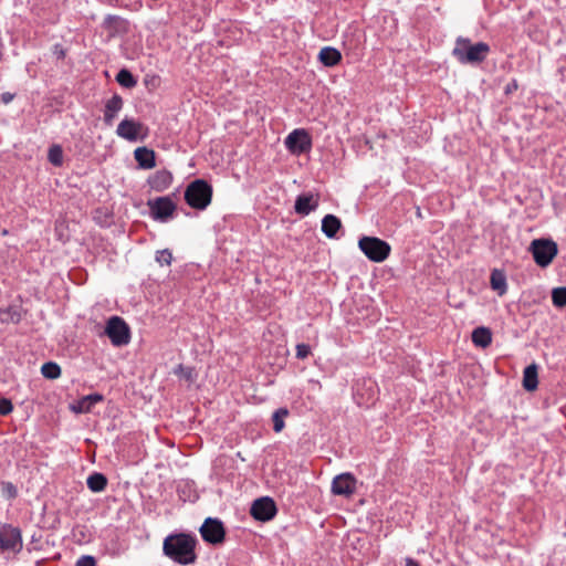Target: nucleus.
<instances>
[{"instance_id": "nucleus-1", "label": "nucleus", "mask_w": 566, "mask_h": 566, "mask_svg": "<svg viewBox=\"0 0 566 566\" xmlns=\"http://www.w3.org/2000/svg\"><path fill=\"white\" fill-rule=\"evenodd\" d=\"M197 539L187 534L168 535L164 539V554L180 565L193 564L197 559L195 547Z\"/></svg>"}, {"instance_id": "nucleus-2", "label": "nucleus", "mask_w": 566, "mask_h": 566, "mask_svg": "<svg viewBox=\"0 0 566 566\" xmlns=\"http://www.w3.org/2000/svg\"><path fill=\"white\" fill-rule=\"evenodd\" d=\"M490 53V45L485 42H478L472 44L469 39L459 36L455 41V46L452 50V55L461 64H479L483 62Z\"/></svg>"}, {"instance_id": "nucleus-3", "label": "nucleus", "mask_w": 566, "mask_h": 566, "mask_svg": "<svg viewBox=\"0 0 566 566\" xmlns=\"http://www.w3.org/2000/svg\"><path fill=\"white\" fill-rule=\"evenodd\" d=\"M211 199L212 187L203 179H196L186 188L185 200L193 209L205 210Z\"/></svg>"}, {"instance_id": "nucleus-4", "label": "nucleus", "mask_w": 566, "mask_h": 566, "mask_svg": "<svg viewBox=\"0 0 566 566\" xmlns=\"http://www.w3.org/2000/svg\"><path fill=\"white\" fill-rule=\"evenodd\" d=\"M23 548L21 530L0 522V554L18 555Z\"/></svg>"}, {"instance_id": "nucleus-5", "label": "nucleus", "mask_w": 566, "mask_h": 566, "mask_svg": "<svg viewBox=\"0 0 566 566\" xmlns=\"http://www.w3.org/2000/svg\"><path fill=\"white\" fill-rule=\"evenodd\" d=\"M360 251L373 262L385 261L391 251L390 244L376 237H363L358 241Z\"/></svg>"}, {"instance_id": "nucleus-6", "label": "nucleus", "mask_w": 566, "mask_h": 566, "mask_svg": "<svg viewBox=\"0 0 566 566\" xmlns=\"http://www.w3.org/2000/svg\"><path fill=\"white\" fill-rule=\"evenodd\" d=\"M530 251L538 266L547 268L557 255L558 248L551 239H535L530 245Z\"/></svg>"}, {"instance_id": "nucleus-7", "label": "nucleus", "mask_w": 566, "mask_h": 566, "mask_svg": "<svg viewBox=\"0 0 566 566\" xmlns=\"http://www.w3.org/2000/svg\"><path fill=\"white\" fill-rule=\"evenodd\" d=\"M105 334L114 346L127 345L130 340V329L119 316H112L106 324Z\"/></svg>"}, {"instance_id": "nucleus-8", "label": "nucleus", "mask_w": 566, "mask_h": 566, "mask_svg": "<svg viewBox=\"0 0 566 566\" xmlns=\"http://www.w3.org/2000/svg\"><path fill=\"white\" fill-rule=\"evenodd\" d=\"M149 214L155 221L167 222L172 218L177 206L169 196L150 199L147 202Z\"/></svg>"}, {"instance_id": "nucleus-9", "label": "nucleus", "mask_w": 566, "mask_h": 566, "mask_svg": "<svg viewBox=\"0 0 566 566\" xmlns=\"http://www.w3.org/2000/svg\"><path fill=\"white\" fill-rule=\"evenodd\" d=\"M284 145L292 155L300 156L311 150L312 138L306 129L296 128L286 136Z\"/></svg>"}, {"instance_id": "nucleus-10", "label": "nucleus", "mask_w": 566, "mask_h": 566, "mask_svg": "<svg viewBox=\"0 0 566 566\" xmlns=\"http://www.w3.org/2000/svg\"><path fill=\"white\" fill-rule=\"evenodd\" d=\"M199 531L202 539L211 545L224 542L226 528L221 520L217 517H207Z\"/></svg>"}, {"instance_id": "nucleus-11", "label": "nucleus", "mask_w": 566, "mask_h": 566, "mask_svg": "<svg viewBox=\"0 0 566 566\" xmlns=\"http://www.w3.org/2000/svg\"><path fill=\"white\" fill-rule=\"evenodd\" d=\"M252 517L260 522H268L274 518L277 513L273 497H256L250 509Z\"/></svg>"}, {"instance_id": "nucleus-12", "label": "nucleus", "mask_w": 566, "mask_h": 566, "mask_svg": "<svg viewBox=\"0 0 566 566\" xmlns=\"http://www.w3.org/2000/svg\"><path fill=\"white\" fill-rule=\"evenodd\" d=\"M357 480L352 473H340L332 482L334 495H352L357 492Z\"/></svg>"}, {"instance_id": "nucleus-13", "label": "nucleus", "mask_w": 566, "mask_h": 566, "mask_svg": "<svg viewBox=\"0 0 566 566\" xmlns=\"http://www.w3.org/2000/svg\"><path fill=\"white\" fill-rule=\"evenodd\" d=\"M319 205V195L313 192H303L295 199L294 211L302 217L308 216L315 211Z\"/></svg>"}, {"instance_id": "nucleus-14", "label": "nucleus", "mask_w": 566, "mask_h": 566, "mask_svg": "<svg viewBox=\"0 0 566 566\" xmlns=\"http://www.w3.org/2000/svg\"><path fill=\"white\" fill-rule=\"evenodd\" d=\"M143 127L142 123L126 117L118 124L116 134L126 140L136 142Z\"/></svg>"}, {"instance_id": "nucleus-15", "label": "nucleus", "mask_w": 566, "mask_h": 566, "mask_svg": "<svg viewBox=\"0 0 566 566\" xmlns=\"http://www.w3.org/2000/svg\"><path fill=\"white\" fill-rule=\"evenodd\" d=\"M172 179V174L169 170L161 169L149 176L147 182L153 190L161 192L171 185Z\"/></svg>"}, {"instance_id": "nucleus-16", "label": "nucleus", "mask_w": 566, "mask_h": 566, "mask_svg": "<svg viewBox=\"0 0 566 566\" xmlns=\"http://www.w3.org/2000/svg\"><path fill=\"white\" fill-rule=\"evenodd\" d=\"M124 105L122 96L114 94L106 103L104 108V123L113 125L115 117L122 111Z\"/></svg>"}, {"instance_id": "nucleus-17", "label": "nucleus", "mask_w": 566, "mask_h": 566, "mask_svg": "<svg viewBox=\"0 0 566 566\" xmlns=\"http://www.w3.org/2000/svg\"><path fill=\"white\" fill-rule=\"evenodd\" d=\"M135 160L142 169H151L156 166L155 151L147 147H138L134 151Z\"/></svg>"}, {"instance_id": "nucleus-18", "label": "nucleus", "mask_w": 566, "mask_h": 566, "mask_svg": "<svg viewBox=\"0 0 566 566\" xmlns=\"http://www.w3.org/2000/svg\"><path fill=\"white\" fill-rule=\"evenodd\" d=\"M318 60L323 65L333 67L340 62L342 53L335 48L325 46L319 51Z\"/></svg>"}, {"instance_id": "nucleus-19", "label": "nucleus", "mask_w": 566, "mask_h": 566, "mask_svg": "<svg viewBox=\"0 0 566 566\" xmlns=\"http://www.w3.org/2000/svg\"><path fill=\"white\" fill-rule=\"evenodd\" d=\"M104 397L101 394H91L82 397L75 406H73V410L78 413L90 412L92 408L97 403L103 401Z\"/></svg>"}, {"instance_id": "nucleus-20", "label": "nucleus", "mask_w": 566, "mask_h": 566, "mask_svg": "<svg viewBox=\"0 0 566 566\" xmlns=\"http://www.w3.org/2000/svg\"><path fill=\"white\" fill-rule=\"evenodd\" d=\"M471 337L476 347L486 348L492 343L491 329L484 326L474 328Z\"/></svg>"}, {"instance_id": "nucleus-21", "label": "nucleus", "mask_w": 566, "mask_h": 566, "mask_svg": "<svg viewBox=\"0 0 566 566\" xmlns=\"http://www.w3.org/2000/svg\"><path fill=\"white\" fill-rule=\"evenodd\" d=\"M342 222L334 214H326L322 220V232L329 239L335 238L340 229Z\"/></svg>"}, {"instance_id": "nucleus-22", "label": "nucleus", "mask_w": 566, "mask_h": 566, "mask_svg": "<svg viewBox=\"0 0 566 566\" xmlns=\"http://www.w3.org/2000/svg\"><path fill=\"white\" fill-rule=\"evenodd\" d=\"M538 386L537 365L532 364L523 371V387L527 391H534Z\"/></svg>"}, {"instance_id": "nucleus-23", "label": "nucleus", "mask_w": 566, "mask_h": 566, "mask_svg": "<svg viewBox=\"0 0 566 566\" xmlns=\"http://www.w3.org/2000/svg\"><path fill=\"white\" fill-rule=\"evenodd\" d=\"M491 287L499 293V295H503L506 293L507 284L506 277L503 272L500 270H493L490 277Z\"/></svg>"}, {"instance_id": "nucleus-24", "label": "nucleus", "mask_w": 566, "mask_h": 566, "mask_svg": "<svg viewBox=\"0 0 566 566\" xmlns=\"http://www.w3.org/2000/svg\"><path fill=\"white\" fill-rule=\"evenodd\" d=\"M86 483H87V488L92 492L98 493V492L104 491V489L106 488L107 479L103 473L94 472L91 475H88Z\"/></svg>"}, {"instance_id": "nucleus-25", "label": "nucleus", "mask_w": 566, "mask_h": 566, "mask_svg": "<svg viewBox=\"0 0 566 566\" xmlns=\"http://www.w3.org/2000/svg\"><path fill=\"white\" fill-rule=\"evenodd\" d=\"M116 81L117 83L125 87V88H133L136 86L137 84V80L134 77V75L132 74L130 71H128L127 69H122L117 74H116Z\"/></svg>"}, {"instance_id": "nucleus-26", "label": "nucleus", "mask_w": 566, "mask_h": 566, "mask_svg": "<svg viewBox=\"0 0 566 566\" xmlns=\"http://www.w3.org/2000/svg\"><path fill=\"white\" fill-rule=\"evenodd\" d=\"M0 321L7 324H18L21 321V314L17 307L10 306L8 308L0 310Z\"/></svg>"}, {"instance_id": "nucleus-27", "label": "nucleus", "mask_w": 566, "mask_h": 566, "mask_svg": "<svg viewBox=\"0 0 566 566\" xmlns=\"http://www.w3.org/2000/svg\"><path fill=\"white\" fill-rule=\"evenodd\" d=\"M289 415L286 408H279L272 415L273 430L281 432L285 426L284 418Z\"/></svg>"}, {"instance_id": "nucleus-28", "label": "nucleus", "mask_w": 566, "mask_h": 566, "mask_svg": "<svg viewBox=\"0 0 566 566\" xmlns=\"http://www.w3.org/2000/svg\"><path fill=\"white\" fill-rule=\"evenodd\" d=\"M41 373L48 379H56L61 376V367L56 363L48 361L42 365Z\"/></svg>"}, {"instance_id": "nucleus-29", "label": "nucleus", "mask_w": 566, "mask_h": 566, "mask_svg": "<svg viewBox=\"0 0 566 566\" xmlns=\"http://www.w3.org/2000/svg\"><path fill=\"white\" fill-rule=\"evenodd\" d=\"M552 302L557 308L566 306V286L555 287L552 291Z\"/></svg>"}, {"instance_id": "nucleus-30", "label": "nucleus", "mask_w": 566, "mask_h": 566, "mask_svg": "<svg viewBox=\"0 0 566 566\" xmlns=\"http://www.w3.org/2000/svg\"><path fill=\"white\" fill-rule=\"evenodd\" d=\"M48 159L53 166H56V167L62 166V164H63L62 147L60 145H52L49 148Z\"/></svg>"}, {"instance_id": "nucleus-31", "label": "nucleus", "mask_w": 566, "mask_h": 566, "mask_svg": "<svg viewBox=\"0 0 566 566\" xmlns=\"http://www.w3.org/2000/svg\"><path fill=\"white\" fill-rule=\"evenodd\" d=\"M156 261L160 265H170L172 261V254L168 249L157 251L156 253Z\"/></svg>"}, {"instance_id": "nucleus-32", "label": "nucleus", "mask_w": 566, "mask_h": 566, "mask_svg": "<svg viewBox=\"0 0 566 566\" xmlns=\"http://www.w3.org/2000/svg\"><path fill=\"white\" fill-rule=\"evenodd\" d=\"M296 349V358L305 359L311 355V346L305 343H300L295 347Z\"/></svg>"}, {"instance_id": "nucleus-33", "label": "nucleus", "mask_w": 566, "mask_h": 566, "mask_svg": "<svg viewBox=\"0 0 566 566\" xmlns=\"http://www.w3.org/2000/svg\"><path fill=\"white\" fill-rule=\"evenodd\" d=\"M13 411V405L8 398H0V416H8Z\"/></svg>"}, {"instance_id": "nucleus-34", "label": "nucleus", "mask_w": 566, "mask_h": 566, "mask_svg": "<svg viewBox=\"0 0 566 566\" xmlns=\"http://www.w3.org/2000/svg\"><path fill=\"white\" fill-rule=\"evenodd\" d=\"M75 566H96V559L92 555H82L76 560Z\"/></svg>"}, {"instance_id": "nucleus-35", "label": "nucleus", "mask_w": 566, "mask_h": 566, "mask_svg": "<svg viewBox=\"0 0 566 566\" xmlns=\"http://www.w3.org/2000/svg\"><path fill=\"white\" fill-rule=\"evenodd\" d=\"M175 374H180L182 377H185L188 380L192 379V369L188 367H184L182 365H179L177 369L175 370Z\"/></svg>"}, {"instance_id": "nucleus-36", "label": "nucleus", "mask_w": 566, "mask_h": 566, "mask_svg": "<svg viewBox=\"0 0 566 566\" xmlns=\"http://www.w3.org/2000/svg\"><path fill=\"white\" fill-rule=\"evenodd\" d=\"M518 88V83L516 80H512L510 83L506 84V86L504 87V93L506 95H510L512 94L513 92H515L516 90Z\"/></svg>"}, {"instance_id": "nucleus-37", "label": "nucleus", "mask_w": 566, "mask_h": 566, "mask_svg": "<svg viewBox=\"0 0 566 566\" xmlns=\"http://www.w3.org/2000/svg\"><path fill=\"white\" fill-rule=\"evenodd\" d=\"M54 53L56 54V56L59 59H63L65 56V52L64 50L61 48V45H55L54 46Z\"/></svg>"}, {"instance_id": "nucleus-38", "label": "nucleus", "mask_w": 566, "mask_h": 566, "mask_svg": "<svg viewBox=\"0 0 566 566\" xmlns=\"http://www.w3.org/2000/svg\"><path fill=\"white\" fill-rule=\"evenodd\" d=\"M1 99H2V102L4 104H8V103H10L13 99V94H11V93H3L1 95Z\"/></svg>"}, {"instance_id": "nucleus-39", "label": "nucleus", "mask_w": 566, "mask_h": 566, "mask_svg": "<svg viewBox=\"0 0 566 566\" xmlns=\"http://www.w3.org/2000/svg\"><path fill=\"white\" fill-rule=\"evenodd\" d=\"M406 566H420V564L416 559L408 557L406 558Z\"/></svg>"}, {"instance_id": "nucleus-40", "label": "nucleus", "mask_w": 566, "mask_h": 566, "mask_svg": "<svg viewBox=\"0 0 566 566\" xmlns=\"http://www.w3.org/2000/svg\"><path fill=\"white\" fill-rule=\"evenodd\" d=\"M182 485H184L185 488H186V486H187V488H189V493H191V492H192V491L190 490V485H189V483H188V482H181V483H179V484H178V490H179Z\"/></svg>"}, {"instance_id": "nucleus-41", "label": "nucleus", "mask_w": 566, "mask_h": 566, "mask_svg": "<svg viewBox=\"0 0 566 566\" xmlns=\"http://www.w3.org/2000/svg\"><path fill=\"white\" fill-rule=\"evenodd\" d=\"M6 489H7L9 492H11V491L13 490V486H12V484H7V485H6Z\"/></svg>"}]
</instances>
